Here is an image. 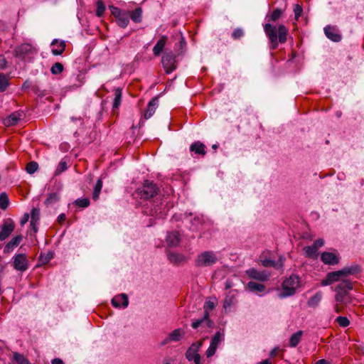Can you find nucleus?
<instances>
[{
	"mask_svg": "<svg viewBox=\"0 0 364 364\" xmlns=\"http://www.w3.org/2000/svg\"><path fill=\"white\" fill-rule=\"evenodd\" d=\"M264 31L271 43L272 50L277 48L279 43H284L287 41L288 29L283 24L279 25L277 28L276 26L267 23L264 26Z\"/></svg>",
	"mask_w": 364,
	"mask_h": 364,
	"instance_id": "1",
	"label": "nucleus"
},
{
	"mask_svg": "<svg viewBox=\"0 0 364 364\" xmlns=\"http://www.w3.org/2000/svg\"><path fill=\"white\" fill-rule=\"evenodd\" d=\"M361 272V268L358 264H353L350 267H345L343 269L328 272L326 277L321 280V286L331 285L335 282H342L343 280H347L346 277L350 275H353Z\"/></svg>",
	"mask_w": 364,
	"mask_h": 364,
	"instance_id": "2",
	"label": "nucleus"
},
{
	"mask_svg": "<svg viewBox=\"0 0 364 364\" xmlns=\"http://www.w3.org/2000/svg\"><path fill=\"white\" fill-rule=\"evenodd\" d=\"M353 289V284L349 280H343L339 283L335 289L336 292L335 299L336 302L347 305L350 303L351 299L349 294Z\"/></svg>",
	"mask_w": 364,
	"mask_h": 364,
	"instance_id": "3",
	"label": "nucleus"
},
{
	"mask_svg": "<svg viewBox=\"0 0 364 364\" xmlns=\"http://www.w3.org/2000/svg\"><path fill=\"white\" fill-rule=\"evenodd\" d=\"M299 277L297 275L291 274L282 282V291L279 294V297L284 299L294 295L299 287Z\"/></svg>",
	"mask_w": 364,
	"mask_h": 364,
	"instance_id": "4",
	"label": "nucleus"
},
{
	"mask_svg": "<svg viewBox=\"0 0 364 364\" xmlns=\"http://www.w3.org/2000/svg\"><path fill=\"white\" fill-rule=\"evenodd\" d=\"M215 304L213 301H207L203 306L204 313L200 318L196 319L191 323V327L193 329H198L202 323H205L208 328H213L214 321L210 318L209 312L214 309Z\"/></svg>",
	"mask_w": 364,
	"mask_h": 364,
	"instance_id": "5",
	"label": "nucleus"
},
{
	"mask_svg": "<svg viewBox=\"0 0 364 364\" xmlns=\"http://www.w3.org/2000/svg\"><path fill=\"white\" fill-rule=\"evenodd\" d=\"M159 188L151 181L146 180L142 185L137 188L136 193L144 200L150 199L158 194Z\"/></svg>",
	"mask_w": 364,
	"mask_h": 364,
	"instance_id": "6",
	"label": "nucleus"
},
{
	"mask_svg": "<svg viewBox=\"0 0 364 364\" xmlns=\"http://www.w3.org/2000/svg\"><path fill=\"white\" fill-rule=\"evenodd\" d=\"M217 262L215 254L211 251H205L198 255L195 260L197 267H209L212 266Z\"/></svg>",
	"mask_w": 364,
	"mask_h": 364,
	"instance_id": "7",
	"label": "nucleus"
},
{
	"mask_svg": "<svg viewBox=\"0 0 364 364\" xmlns=\"http://www.w3.org/2000/svg\"><path fill=\"white\" fill-rule=\"evenodd\" d=\"M162 65L167 74L176 69V55L172 52H165L162 56Z\"/></svg>",
	"mask_w": 364,
	"mask_h": 364,
	"instance_id": "8",
	"label": "nucleus"
},
{
	"mask_svg": "<svg viewBox=\"0 0 364 364\" xmlns=\"http://www.w3.org/2000/svg\"><path fill=\"white\" fill-rule=\"evenodd\" d=\"M185 336V331L181 328H176L170 332L160 343V346H164L172 342H178L183 339Z\"/></svg>",
	"mask_w": 364,
	"mask_h": 364,
	"instance_id": "9",
	"label": "nucleus"
},
{
	"mask_svg": "<svg viewBox=\"0 0 364 364\" xmlns=\"http://www.w3.org/2000/svg\"><path fill=\"white\" fill-rule=\"evenodd\" d=\"M15 224L12 219L8 218L4 220L0 226V240L4 241L14 230Z\"/></svg>",
	"mask_w": 364,
	"mask_h": 364,
	"instance_id": "10",
	"label": "nucleus"
},
{
	"mask_svg": "<svg viewBox=\"0 0 364 364\" xmlns=\"http://www.w3.org/2000/svg\"><path fill=\"white\" fill-rule=\"evenodd\" d=\"M13 259V267L16 270L23 272L28 269V261L25 254H17Z\"/></svg>",
	"mask_w": 364,
	"mask_h": 364,
	"instance_id": "11",
	"label": "nucleus"
},
{
	"mask_svg": "<svg viewBox=\"0 0 364 364\" xmlns=\"http://www.w3.org/2000/svg\"><path fill=\"white\" fill-rule=\"evenodd\" d=\"M247 276L250 278L260 281H267L270 277V272L267 270L259 271L255 268H251L246 271Z\"/></svg>",
	"mask_w": 364,
	"mask_h": 364,
	"instance_id": "12",
	"label": "nucleus"
},
{
	"mask_svg": "<svg viewBox=\"0 0 364 364\" xmlns=\"http://www.w3.org/2000/svg\"><path fill=\"white\" fill-rule=\"evenodd\" d=\"M167 258L168 260L174 265L183 264L188 260V257L184 255L171 251L167 252Z\"/></svg>",
	"mask_w": 364,
	"mask_h": 364,
	"instance_id": "13",
	"label": "nucleus"
},
{
	"mask_svg": "<svg viewBox=\"0 0 364 364\" xmlns=\"http://www.w3.org/2000/svg\"><path fill=\"white\" fill-rule=\"evenodd\" d=\"M203 343V340H200L198 341L193 343L191 345V346L187 349V350L185 353V356L188 361H192L193 358H195V356L199 355L198 351L202 347Z\"/></svg>",
	"mask_w": 364,
	"mask_h": 364,
	"instance_id": "14",
	"label": "nucleus"
},
{
	"mask_svg": "<svg viewBox=\"0 0 364 364\" xmlns=\"http://www.w3.org/2000/svg\"><path fill=\"white\" fill-rule=\"evenodd\" d=\"M321 260L326 264L336 265L339 263L340 259L334 252H323L321 253Z\"/></svg>",
	"mask_w": 364,
	"mask_h": 364,
	"instance_id": "15",
	"label": "nucleus"
},
{
	"mask_svg": "<svg viewBox=\"0 0 364 364\" xmlns=\"http://www.w3.org/2000/svg\"><path fill=\"white\" fill-rule=\"evenodd\" d=\"M34 48L29 43H23L17 46L15 49V55L19 58H24V57L30 53H33Z\"/></svg>",
	"mask_w": 364,
	"mask_h": 364,
	"instance_id": "16",
	"label": "nucleus"
},
{
	"mask_svg": "<svg viewBox=\"0 0 364 364\" xmlns=\"http://www.w3.org/2000/svg\"><path fill=\"white\" fill-rule=\"evenodd\" d=\"M112 304L116 308H126L129 304V300L127 294H121L115 296L112 299Z\"/></svg>",
	"mask_w": 364,
	"mask_h": 364,
	"instance_id": "17",
	"label": "nucleus"
},
{
	"mask_svg": "<svg viewBox=\"0 0 364 364\" xmlns=\"http://www.w3.org/2000/svg\"><path fill=\"white\" fill-rule=\"evenodd\" d=\"M159 105V97H153L149 102L146 112L144 113V118L148 119L155 113V111Z\"/></svg>",
	"mask_w": 364,
	"mask_h": 364,
	"instance_id": "18",
	"label": "nucleus"
},
{
	"mask_svg": "<svg viewBox=\"0 0 364 364\" xmlns=\"http://www.w3.org/2000/svg\"><path fill=\"white\" fill-rule=\"evenodd\" d=\"M166 242L169 247H176L180 242V234L177 231H172L166 236Z\"/></svg>",
	"mask_w": 364,
	"mask_h": 364,
	"instance_id": "19",
	"label": "nucleus"
},
{
	"mask_svg": "<svg viewBox=\"0 0 364 364\" xmlns=\"http://www.w3.org/2000/svg\"><path fill=\"white\" fill-rule=\"evenodd\" d=\"M190 151L193 152L195 154L200 155L204 156L206 154L205 145L199 141H195L190 146Z\"/></svg>",
	"mask_w": 364,
	"mask_h": 364,
	"instance_id": "20",
	"label": "nucleus"
},
{
	"mask_svg": "<svg viewBox=\"0 0 364 364\" xmlns=\"http://www.w3.org/2000/svg\"><path fill=\"white\" fill-rule=\"evenodd\" d=\"M237 294V291L235 289L230 290L228 292V294L226 295L225 300H224L223 307L225 309L230 308L233 304H235L236 303Z\"/></svg>",
	"mask_w": 364,
	"mask_h": 364,
	"instance_id": "21",
	"label": "nucleus"
},
{
	"mask_svg": "<svg viewBox=\"0 0 364 364\" xmlns=\"http://www.w3.org/2000/svg\"><path fill=\"white\" fill-rule=\"evenodd\" d=\"M51 46L53 47H56V48H53L52 49V53L54 55H61L64 52V50L65 49V46H66L65 41H58V40H57V39H54L52 41Z\"/></svg>",
	"mask_w": 364,
	"mask_h": 364,
	"instance_id": "22",
	"label": "nucleus"
},
{
	"mask_svg": "<svg viewBox=\"0 0 364 364\" xmlns=\"http://www.w3.org/2000/svg\"><path fill=\"white\" fill-rule=\"evenodd\" d=\"M23 237L21 235L14 237L4 247V252H10L22 241Z\"/></svg>",
	"mask_w": 364,
	"mask_h": 364,
	"instance_id": "23",
	"label": "nucleus"
},
{
	"mask_svg": "<svg viewBox=\"0 0 364 364\" xmlns=\"http://www.w3.org/2000/svg\"><path fill=\"white\" fill-rule=\"evenodd\" d=\"M324 32L326 37L334 42H339L341 40V36L337 33L336 29L331 26L325 27Z\"/></svg>",
	"mask_w": 364,
	"mask_h": 364,
	"instance_id": "24",
	"label": "nucleus"
},
{
	"mask_svg": "<svg viewBox=\"0 0 364 364\" xmlns=\"http://www.w3.org/2000/svg\"><path fill=\"white\" fill-rule=\"evenodd\" d=\"M21 117L22 113L19 112H13L4 120V124L6 126H14L18 124Z\"/></svg>",
	"mask_w": 364,
	"mask_h": 364,
	"instance_id": "25",
	"label": "nucleus"
},
{
	"mask_svg": "<svg viewBox=\"0 0 364 364\" xmlns=\"http://www.w3.org/2000/svg\"><path fill=\"white\" fill-rule=\"evenodd\" d=\"M261 264L264 267H274L277 269L283 267V262L281 259L278 261L267 258L262 259H261Z\"/></svg>",
	"mask_w": 364,
	"mask_h": 364,
	"instance_id": "26",
	"label": "nucleus"
},
{
	"mask_svg": "<svg viewBox=\"0 0 364 364\" xmlns=\"http://www.w3.org/2000/svg\"><path fill=\"white\" fill-rule=\"evenodd\" d=\"M247 288L250 291L254 293L264 292L266 289V287L264 284H259L252 281H250L247 283Z\"/></svg>",
	"mask_w": 364,
	"mask_h": 364,
	"instance_id": "27",
	"label": "nucleus"
},
{
	"mask_svg": "<svg viewBox=\"0 0 364 364\" xmlns=\"http://www.w3.org/2000/svg\"><path fill=\"white\" fill-rule=\"evenodd\" d=\"M166 40H167V38L165 36H163L157 41V43L153 48V53H154V55L159 56L161 53V52L166 45Z\"/></svg>",
	"mask_w": 364,
	"mask_h": 364,
	"instance_id": "28",
	"label": "nucleus"
},
{
	"mask_svg": "<svg viewBox=\"0 0 364 364\" xmlns=\"http://www.w3.org/2000/svg\"><path fill=\"white\" fill-rule=\"evenodd\" d=\"M129 18L134 23H140L142 20V9L140 7L136 8L134 11H128Z\"/></svg>",
	"mask_w": 364,
	"mask_h": 364,
	"instance_id": "29",
	"label": "nucleus"
},
{
	"mask_svg": "<svg viewBox=\"0 0 364 364\" xmlns=\"http://www.w3.org/2000/svg\"><path fill=\"white\" fill-rule=\"evenodd\" d=\"M322 297L323 294L321 291L316 292L313 296L309 298V299L307 301V305L309 307L316 308L321 301Z\"/></svg>",
	"mask_w": 364,
	"mask_h": 364,
	"instance_id": "30",
	"label": "nucleus"
},
{
	"mask_svg": "<svg viewBox=\"0 0 364 364\" xmlns=\"http://www.w3.org/2000/svg\"><path fill=\"white\" fill-rule=\"evenodd\" d=\"M117 23L119 26L122 28H126L129 24V14L128 11H125L121 15H119L117 18Z\"/></svg>",
	"mask_w": 364,
	"mask_h": 364,
	"instance_id": "31",
	"label": "nucleus"
},
{
	"mask_svg": "<svg viewBox=\"0 0 364 364\" xmlns=\"http://www.w3.org/2000/svg\"><path fill=\"white\" fill-rule=\"evenodd\" d=\"M303 335L302 331H298L292 334L289 338V346L295 348L300 343L301 336Z\"/></svg>",
	"mask_w": 364,
	"mask_h": 364,
	"instance_id": "32",
	"label": "nucleus"
},
{
	"mask_svg": "<svg viewBox=\"0 0 364 364\" xmlns=\"http://www.w3.org/2000/svg\"><path fill=\"white\" fill-rule=\"evenodd\" d=\"M122 90L120 88H117L114 90V98L112 105L113 110L117 109L121 104L122 100Z\"/></svg>",
	"mask_w": 364,
	"mask_h": 364,
	"instance_id": "33",
	"label": "nucleus"
},
{
	"mask_svg": "<svg viewBox=\"0 0 364 364\" xmlns=\"http://www.w3.org/2000/svg\"><path fill=\"white\" fill-rule=\"evenodd\" d=\"M9 85V77L8 75L0 72V92H4Z\"/></svg>",
	"mask_w": 364,
	"mask_h": 364,
	"instance_id": "34",
	"label": "nucleus"
},
{
	"mask_svg": "<svg viewBox=\"0 0 364 364\" xmlns=\"http://www.w3.org/2000/svg\"><path fill=\"white\" fill-rule=\"evenodd\" d=\"M306 257L316 258L318 255V250L312 245L304 247Z\"/></svg>",
	"mask_w": 364,
	"mask_h": 364,
	"instance_id": "35",
	"label": "nucleus"
},
{
	"mask_svg": "<svg viewBox=\"0 0 364 364\" xmlns=\"http://www.w3.org/2000/svg\"><path fill=\"white\" fill-rule=\"evenodd\" d=\"M40 219V210L33 208L31 212V225H37Z\"/></svg>",
	"mask_w": 364,
	"mask_h": 364,
	"instance_id": "36",
	"label": "nucleus"
},
{
	"mask_svg": "<svg viewBox=\"0 0 364 364\" xmlns=\"http://www.w3.org/2000/svg\"><path fill=\"white\" fill-rule=\"evenodd\" d=\"M224 338V333L220 331H217L211 339L210 344L218 348V345Z\"/></svg>",
	"mask_w": 364,
	"mask_h": 364,
	"instance_id": "37",
	"label": "nucleus"
},
{
	"mask_svg": "<svg viewBox=\"0 0 364 364\" xmlns=\"http://www.w3.org/2000/svg\"><path fill=\"white\" fill-rule=\"evenodd\" d=\"M9 205V198L6 193L2 192L0 194V208L6 210Z\"/></svg>",
	"mask_w": 364,
	"mask_h": 364,
	"instance_id": "38",
	"label": "nucleus"
},
{
	"mask_svg": "<svg viewBox=\"0 0 364 364\" xmlns=\"http://www.w3.org/2000/svg\"><path fill=\"white\" fill-rule=\"evenodd\" d=\"M102 188V179H98L97 183L94 187V191L92 193V199L96 200L99 198L100 193L101 192Z\"/></svg>",
	"mask_w": 364,
	"mask_h": 364,
	"instance_id": "39",
	"label": "nucleus"
},
{
	"mask_svg": "<svg viewBox=\"0 0 364 364\" xmlns=\"http://www.w3.org/2000/svg\"><path fill=\"white\" fill-rule=\"evenodd\" d=\"M282 14H283L282 10L277 8V9H274L272 12L271 14L267 16L268 21H272V22H275L282 16Z\"/></svg>",
	"mask_w": 364,
	"mask_h": 364,
	"instance_id": "40",
	"label": "nucleus"
},
{
	"mask_svg": "<svg viewBox=\"0 0 364 364\" xmlns=\"http://www.w3.org/2000/svg\"><path fill=\"white\" fill-rule=\"evenodd\" d=\"M14 360L18 364H31L29 360L23 355L18 353H14Z\"/></svg>",
	"mask_w": 364,
	"mask_h": 364,
	"instance_id": "41",
	"label": "nucleus"
},
{
	"mask_svg": "<svg viewBox=\"0 0 364 364\" xmlns=\"http://www.w3.org/2000/svg\"><path fill=\"white\" fill-rule=\"evenodd\" d=\"M60 199L59 193H51L48 195V198H46L45 203L47 205L53 204L57 201H58Z\"/></svg>",
	"mask_w": 364,
	"mask_h": 364,
	"instance_id": "42",
	"label": "nucleus"
},
{
	"mask_svg": "<svg viewBox=\"0 0 364 364\" xmlns=\"http://www.w3.org/2000/svg\"><path fill=\"white\" fill-rule=\"evenodd\" d=\"M165 207H163L162 203H160V206L156 205L151 209V215H162L165 214Z\"/></svg>",
	"mask_w": 364,
	"mask_h": 364,
	"instance_id": "43",
	"label": "nucleus"
},
{
	"mask_svg": "<svg viewBox=\"0 0 364 364\" xmlns=\"http://www.w3.org/2000/svg\"><path fill=\"white\" fill-rule=\"evenodd\" d=\"M63 71V65L60 63H55L50 68V72L53 75H58Z\"/></svg>",
	"mask_w": 364,
	"mask_h": 364,
	"instance_id": "44",
	"label": "nucleus"
},
{
	"mask_svg": "<svg viewBox=\"0 0 364 364\" xmlns=\"http://www.w3.org/2000/svg\"><path fill=\"white\" fill-rule=\"evenodd\" d=\"M75 204L77 206L80 207V208H87L90 205V199L87 198H77L75 201Z\"/></svg>",
	"mask_w": 364,
	"mask_h": 364,
	"instance_id": "45",
	"label": "nucleus"
},
{
	"mask_svg": "<svg viewBox=\"0 0 364 364\" xmlns=\"http://www.w3.org/2000/svg\"><path fill=\"white\" fill-rule=\"evenodd\" d=\"M38 168V164L36 161H31L26 165V171L30 173H34Z\"/></svg>",
	"mask_w": 364,
	"mask_h": 364,
	"instance_id": "46",
	"label": "nucleus"
},
{
	"mask_svg": "<svg viewBox=\"0 0 364 364\" xmlns=\"http://www.w3.org/2000/svg\"><path fill=\"white\" fill-rule=\"evenodd\" d=\"M191 227L193 230L198 229V227L203 223V218L200 216H195L193 220H190Z\"/></svg>",
	"mask_w": 364,
	"mask_h": 364,
	"instance_id": "47",
	"label": "nucleus"
},
{
	"mask_svg": "<svg viewBox=\"0 0 364 364\" xmlns=\"http://www.w3.org/2000/svg\"><path fill=\"white\" fill-rule=\"evenodd\" d=\"M105 11V6L102 1L99 0L97 1V9H96V15L99 17L102 16Z\"/></svg>",
	"mask_w": 364,
	"mask_h": 364,
	"instance_id": "48",
	"label": "nucleus"
},
{
	"mask_svg": "<svg viewBox=\"0 0 364 364\" xmlns=\"http://www.w3.org/2000/svg\"><path fill=\"white\" fill-rule=\"evenodd\" d=\"M53 258V254L51 252H48L46 255L41 254L38 258L39 262L42 264H46L50 262V260Z\"/></svg>",
	"mask_w": 364,
	"mask_h": 364,
	"instance_id": "49",
	"label": "nucleus"
},
{
	"mask_svg": "<svg viewBox=\"0 0 364 364\" xmlns=\"http://www.w3.org/2000/svg\"><path fill=\"white\" fill-rule=\"evenodd\" d=\"M243 36H244V31L240 28H237L234 29V31H232V35H231L232 38L234 40H238V39L241 38Z\"/></svg>",
	"mask_w": 364,
	"mask_h": 364,
	"instance_id": "50",
	"label": "nucleus"
},
{
	"mask_svg": "<svg viewBox=\"0 0 364 364\" xmlns=\"http://www.w3.org/2000/svg\"><path fill=\"white\" fill-rule=\"evenodd\" d=\"M336 321L338 322V323L339 324L340 326L343 327V328L347 327L350 324V321L346 316L337 317Z\"/></svg>",
	"mask_w": 364,
	"mask_h": 364,
	"instance_id": "51",
	"label": "nucleus"
},
{
	"mask_svg": "<svg viewBox=\"0 0 364 364\" xmlns=\"http://www.w3.org/2000/svg\"><path fill=\"white\" fill-rule=\"evenodd\" d=\"M67 168H68V166H67L66 161H61L59 163V164H58V167H57V168H56V170L55 171V175H59L62 172L65 171Z\"/></svg>",
	"mask_w": 364,
	"mask_h": 364,
	"instance_id": "52",
	"label": "nucleus"
},
{
	"mask_svg": "<svg viewBox=\"0 0 364 364\" xmlns=\"http://www.w3.org/2000/svg\"><path fill=\"white\" fill-rule=\"evenodd\" d=\"M109 9L111 11L112 14L117 18L119 15L125 11V10H122L116 6H109Z\"/></svg>",
	"mask_w": 364,
	"mask_h": 364,
	"instance_id": "53",
	"label": "nucleus"
},
{
	"mask_svg": "<svg viewBox=\"0 0 364 364\" xmlns=\"http://www.w3.org/2000/svg\"><path fill=\"white\" fill-rule=\"evenodd\" d=\"M217 348H218L217 347L210 344V346L206 351L207 357L208 358L212 357L215 353Z\"/></svg>",
	"mask_w": 364,
	"mask_h": 364,
	"instance_id": "54",
	"label": "nucleus"
},
{
	"mask_svg": "<svg viewBox=\"0 0 364 364\" xmlns=\"http://www.w3.org/2000/svg\"><path fill=\"white\" fill-rule=\"evenodd\" d=\"M302 11H303V10H302L301 6H300L298 4H296L295 7H294V15H295L296 19L299 18V17L301 15Z\"/></svg>",
	"mask_w": 364,
	"mask_h": 364,
	"instance_id": "55",
	"label": "nucleus"
},
{
	"mask_svg": "<svg viewBox=\"0 0 364 364\" xmlns=\"http://www.w3.org/2000/svg\"><path fill=\"white\" fill-rule=\"evenodd\" d=\"M324 245V241L323 239H318L316 240L313 245L318 250L319 247H322L323 245Z\"/></svg>",
	"mask_w": 364,
	"mask_h": 364,
	"instance_id": "56",
	"label": "nucleus"
},
{
	"mask_svg": "<svg viewBox=\"0 0 364 364\" xmlns=\"http://www.w3.org/2000/svg\"><path fill=\"white\" fill-rule=\"evenodd\" d=\"M28 219H29L28 213H24V215H23V217L20 221L21 225H25L28 221Z\"/></svg>",
	"mask_w": 364,
	"mask_h": 364,
	"instance_id": "57",
	"label": "nucleus"
},
{
	"mask_svg": "<svg viewBox=\"0 0 364 364\" xmlns=\"http://www.w3.org/2000/svg\"><path fill=\"white\" fill-rule=\"evenodd\" d=\"M6 65H7L6 60L5 59L4 57L1 55L0 56V68L5 69L6 68Z\"/></svg>",
	"mask_w": 364,
	"mask_h": 364,
	"instance_id": "58",
	"label": "nucleus"
},
{
	"mask_svg": "<svg viewBox=\"0 0 364 364\" xmlns=\"http://www.w3.org/2000/svg\"><path fill=\"white\" fill-rule=\"evenodd\" d=\"M178 46L181 49H183L186 46V42L184 37L181 36L178 42Z\"/></svg>",
	"mask_w": 364,
	"mask_h": 364,
	"instance_id": "59",
	"label": "nucleus"
},
{
	"mask_svg": "<svg viewBox=\"0 0 364 364\" xmlns=\"http://www.w3.org/2000/svg\"><path fill=\"white\" fill-rule=\"evenodd\" d=\"M343 304H340V303H338V302H337V304H336L335 305V306H334V310H335V311H336V313H339V312L342 310V309H343Z\"/></svg>",
	"mask_w": 364,
	"mask_h": 364,
	"instance_id": "60",
	"label": "nucleus"
},
{
	"mask_svg": "<svg viewBox=\"0 0 364 364\" xmlns=\"http://www.w3.org/2000/svg\"><path fill=\"white\" fill-rule=\"evenodd\" d=\"M66 219V216H65V214L64 213H61L58 215V222L60 223H63Z\"/></svg>",
	"mask_w": 364,
	"mask_h": 364,
	"instance_id": "61",
	"label": "nucleus"
},
{
	"mask_svg": "<svg viewBox=\"0 0 364 364\" xmlns=\"http://www.w3.org/2000/svg\"><path fill=\"white\" fill-rule=\"evenodd\" d=\"M225 289H231L233 286V283L231 280L228 279L225 284Z\"/></svg>",
	"mask_w": 364,
	"mask_h": 364,
	"instance_id": "62",
	"label": "nucleus"
},
{
	"mask_svg": "<svg viewBox=\"0 0 364 364\" xmlns=\"http://www.w3.org/2000/svg\"><path fill=\"white\" fill-rule=\"evenodd\" d=\"M52 364H63V361L60 358H54L52 362Z\"/></svg>",
	"mask_w": 364,
	"mask_h": 364,
	"instance_id": "63",
	"label": "nucleus"
},
{
	"mask_svg": "<svg viewBox=\"0 0 364 364\" xmlns=\"http://www.w3.org/2000/svg\"><path fill=\"white\" fill-rule=\"evenodd\" d=\"M314 364H330V363L325 359H320L318 361H316Z\"/></svg>",
	"mask_w": 364,
	"mask_h": 364,
	"instance_id": "64",
	"label": "nucleus"
}]
</instances>
